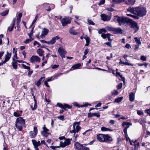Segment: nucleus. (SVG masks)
I'll use <instances>...</instances> for the list:
<instances>
[{"label":"nucleus","mask_w":150,"mask_h":150,"mask_svg":"<svg viewBox=\"0 0 150 150\" xmlns=\"http://www.w3.org/2000/svg\"><path fill=\"white\" fill-rule=\"evenodd\" d=\"M146 9L144 7H136L132 8V13L139 17H142L146 15Z\"/></svg>","instance_id":"nucleus-1"},{"label":"nucleus","mask_w":150,"mask_h":150,"mask_svg":"<svg viewBox=\"0 0 150 150\" xmlns=\"http://www.w3.org/2000/svg\"><path fill=\"white\" fill-rule=\"evenodd\" d=\"M80 122H75L73 124V130L70 131L69 133L74 134V137H75V140H77V138L79 136L78 132L81 129V127L79 125Z\"/></svg>","instance_id":"nucleus-2"},{"label":"nucleus","mask_w":150,"mask_h":150,"mask_svg":"<svg viewBox=\"0 0 150 150\" xmlns=\"http://www.w3.org/2000/svg\"><path fill=\"white\" fill-rule=\"evenodd\" d=\"M97 140L101 142L109 143L112 141L113 139L108 134H99L96 136Z\"/></svg>","instance_id":"nucleus-3"},{"label":"nucleus","mask_w":150,"mask_h":150,"mask_svg":"<svg viewBox=\"0 0 150 150\" xmlns=\"http://www.w3.org/2000/svg\"><path fill=\"white\" fill-rule=\"evenodd\" d=\"M25 120L19 117L17 118L15 121V126L19 131H21L23 127L25 125Z\"/></svg>","instance_id":"nucleus-4"},{"label":"nucleus","mask_w":150,"mask_h":150,"mask_svg":"<svg viewBox=\"0 0 150 150\" xmlns=\"http://www.w3.org/2000/svg\"><path fill=\"white\" fill-rule=\"evenodd\" d=\"M117 21L120 25L124 24L125 23H131V19L125 17H119L117 19Z\"/></svg>","instance_id":"nucleus-5"},{"label":"nucleus","mask_w":150,"mask_h":150,"mask_svg":"<svg viewBox=\"0 0 150 150\" xmlns=\"http://www.w3.org/2000/svg\"><path fill=\"white\" fill-rule=\"evenodd\" d=\"M57 52L62 58L63 59L65 58V54L67 53V52L64 47L63 46L60 47L58 48Z\"/></svg>","instance_id":"nucleus-6"},{"label":"nucleus","mask_w":150,"mask_h":150,"mask_svg":"<svg viewBox=\"0 0 150 150\" xmlns=\"http://www.w3.org/2000/svg\"><path fill=\"white\" fill-rule=\"evenodd\" d=\"M139 27L137 23L132 21V31L134 33H136L139 29Z\"/></svg>","instance_id":"nucleus-7"},{"label":"nucleus","mask_w":150,"mask_h":150,"mask_svg":"<svg viewBox=\"0 0 150 150\" xmlns=\"http://www.w3.org/2000/svg\"><path fill=\"white\" fill-rule=\"evenodd\" d=\"M30 61L32 63L37 62L39 63L41 62V59L38 56L33 55L31 57Z\"/></svg>","instance_id":"nucleus-8"},{"label":"nucleus","mask_w":150,"mask_h":150,"mask_svg":"<svg viewBox=\"0 0 150 150\" xmlns=\"http://www.w3.org/2000/svg\"><path fill=\"white\" fill-rule=\"evenodd\" d=\"M11 56V53L7 52L6 54L5 55V58L4 60L0 63V66H2L6 62H8L10 59Z\"/></svg>","instance_id":"nucleus-9"},{"label":"nucleus","mask_w":150,"mask_h":150,"mask_svg":"<svg viewBox=\"0 0 150 150\" xmlns=\"http://www.w3.org/2000/svg\"><path fill=\"white\" fill-rule=\"evenodd\" d=\"M71 140V139H66L64 142H63L62 141L60 142L59 144L60 147H64L67 146L69 145L70 144Z\"/></svg>","instance_id":"nucleus-10"},{"label":"nucleus","mask_w":150,"mask_h":150,"mask_svg":"<svg viewBox=\"0 0 150 150\" xmlns=\"http://www.w3.org/2000/svg\"><path fill=\"white\" fill-rule=\"evenodd\" d=\"M61 23L63 26H65L66 25L71 23V20L67 18H63L61 19Z\"/></svg>","instance_id":"nucleus-11"},{"label":"nucleus","mask_w":150,"mask_h":150,"mask_svg":"<svg viewBox=\"0 0 150 150\" xmlns=\"http://www.w3.org/2000/svg\"><path fill=\"white\" fill-rule=\"evenodd\" d=\"M57 105L59 107L65 110H66V108H67L68 109H71V106H70L69 105L65 103L62 104L60 103H57Z\"/></svg>","instance_id":"nucleus-12"},{"label":"nucleus","mask_w":150,"mask_h":150,"mask_svg":"<svg viewBox=\"0 0 150 150\" xmlns=\"http://www.w3.org/2000/svg\"><path fill=\"white\" fill-rule=\"evenodd\" d=\"M32 142L33 145L34 146L35 150H39V148L38 147L40 146V141L37 142L35 139H33L32 140Z\"/></svg>","instance_id":"nucleus-13"},{"label":"nucleus","mask_w":150,"mask_h":150,"mask_svg":"<svg viewBox=\"0 0 150 150\" xmlns=\"http://www.w3.org/2000/svg\"><path fill=\"white\" fill-rule=\"evenodd\" d=\"M45 125H44V127H43V130L41 132V134L44 136L47 137L50 134V133L48 132L49 131V130L47 128L45 127Z\"/></svg>","instance_id":"nucleus-14"},{"label":"nucleus","mask_w":150,"mask_h":150,"mask_svg":"<svg viewBox=\"0 0 150 150\" xmlns=\"http://www.w3.org/2000/svg\"><path fill=\"white\" fill-rule=\"evenodd\" d=\"M83 145L78 142H75L74 144V148L75 150H82V147Z\"/></svg>","instance_id":"nucleus-15"},{"label":"nucleus","mask_w":150,"mask_h":150,"mask_svg":"<svg viewBox=\"0 0 150 150\" xmlns=\"http://www.w3.org/2000/svg\"><path fill=\"white\" fill-rule=\"evenodd\" d=\"M30 133L31 138H33L35 137L38 133V129L37 127H34L33 128V131H30Z\"/></svg>","instance_id":"nucleus-16"},{"label":"nucleus","mask_w":150,"mask_h":150,"mask_svg":"<svg viewBox=\"0 0 150 150\" xmlns=\"http://www.w3.org/2000/svg\"><path fill=\"white\" fill-rule=\"evenodd\" d=\"M60 38L59 36L57 35L56 37H53L52 39L50 41H48L47 44L49 45H52L54 44L56 42V40H57Z\"/></svg>","instance_id":"nucleus-17"},{"label":"nucleus","mask_w":150,"mask_h":150,"mask_svg":"<svg viewBox=\"0 0 150 150\" xmlns=\"http://www.w3.org/2000/svg\"><path fill=\"white\" fill-rule=\"evenodd\" d=\"M49 32V30L46 28H44L42 30L41 34L40 37L42 38H44L45 37V35H47Z\"/></svg>","instance_id":"nucleus-18"},{"label":"nucleus","mask_w":150,"mask_h":150,"mask_svg":"<svg viewBox=\"0 0 150 150\" xmlns=\"http://www.w3.org/2000/svg\"><path fill=\"white\" fill-rule=\"evenodd\" d=\"M102 20L103 21H107L111 19V17L109 16L106 15L105 14H102L100 15Z\"/></svg>","instance_id":"nucleus-19"},{"label":"nucleus","mask_w":150,"mask_h":150,"mask_svg":"<svg viewBox=\"0 0 150 150\" xmlns=\"http://www.w3.org/2000/svg\"><path fill=\"white\" fill-rule=\"evenodd\" d=\"M137 141V140H135L134 141H132V142L134 143L132 147V150H138V148L139 146V142H137V144H135V142Z\"/></svg>","instance_id":"nucleus-20"},{"label":"nucleus","mask_w":150,"mask_h":150,"mask_svg":"<svg viewBox=\"0 0 150 150\" xmlns=\"http://www.w3.org/2000/svg\"><path fill=\"white\" fill-rule=\"evenodd\" d=\"M15 18H14L13 20V21L11 22V25L10 26L8 27V30L10 32L12 31L13 30L14 25H15Z\"/></svg>","instance_id":"nucleus-21"},{"label":"nucleus","mask_w":150,"mask_h":150,"mask_svg":"<svg viewBox=\"0 0 150 150\" xmlns=\"http://www.w3.org/2000/svg\"><path fill=\"white\" fill-rule=\"evenodd\" d=\"M45 78V75L43 74L42 76L37 82H35V84L38 86H39L41 84V83L43 81V79Z\"/></svg>","instance_id":"nucleus-22"},{"label":"nucleus","mask_w":150,"mask_h":150,"mask_svg":"<svg viewBox=\"0 0 150 150\" xmlns=\"http://www.w3.org/2000/svg\"><path fill=\"white\" fill-rule=\"evenodd\" d=\"M93 116H95L97 117H98L100 116V115L99 113H92L91 112L88 113V117H91Z\"/></svg>","instance_id":"nucleus-23"},{"label":"nucleus","mask_w":150,"mask_h":150,"mask_svg":"<svg viewBox=\"0 0 150 150\" xmlns=\"http://www.w3.org/2000/svg\"><path fill=\"white\" fill-rule=\"evenodd\" d=\"M140 38H141V37L139 38H138L137 37L134 38L133 42L136 43L137 45H141V43L140 40Z\"/></svg>","instance_id":"nucleus-24"},{"label":"nucleus","mask_w":150,"mask_h":150,"mask_svg":"<svg viewBox=\"0 0 150 150\" xmlns=\"http://www.w3.org/2000/svg\"><path fill=\"white\" fill-rule=\"evenodd\" d=\"M74 27L70 28L69 30V33L71 35H76L78 34V33L77 32L76 30L74 29Z\"/></svg>","instance_id":"nucleus-25"},{"label":"nucleus","mask_w":150,"mask_h":150,"mask_svg":"<svg viewBox=\"0 0 150 150\" xmlns=\"http://www.w3.org/2000/svg\"><path fill=\"white\" fill-rule=\"evenodd\" d=\"M122 30L120 28H114L113 33L114 34L122 33Z\"/></svg>","instance_id":"nucleus-26"},{"label":"nucleus","mask_w":150,"mask_h":150,"mask_svg":"<svg viewBox=\"0 0 150 150\" xmlns=\"http://www.w3.org/2000/svg\"><path fill=\"white\" fill-rule=\"evenodd\" d=\"M37 53L39 56L42 57L43 56L44 53V51L42 49L39 48L37 50Z\"/></svg>","instance_id":"nucleus-27"},{"label":"nucleus","mask_w":150,"mask_h":150,"mask_svg":"<svg viewBox=\"0 0 150 150\" xmlns=\"http://www.w3.org/2000/svg\"><path fill=\"white\" fill-rule=\"evenodd\" d=\"M81 66L80 64H76L73 66L70 69V70L72 71L73 70L79 68Z\"/></svg>","instance_id":"nucleus-28"},{"label":"nucleus","mask_w":150,"mask_h":150,"mask_svg":"<svg viewBox=\"0 0 150 150\" xmlns=\"http://www.w3.org/2000/svg\"><path fill=\"white\" fill-rule=\"evenodd\" d=\"M13 62H12V64L13 68L15 69H16L17 68V63L16 61V60L14 58H13Z\"/></svg>","instance_id":"nucleus-29"},{"label":"nucleus","mask_w":150,"mask_h":150,"mask_svg":"<svg viewBox=\"0 0 150 150\" xmlns=\"http://www.w3.org/2000/svg\"><path fill=\"white\" fill-rule=\"evenodd\" d=\"M101 130L102 132H106L109 131V132H112L113 130L110 129L105 127H102L101 128Z\"/></svg>","instance_id":"nucleus-30"},{"label":"nucleus","mask_w":150,"mask_h":150,"mask_svg":"<svg viewBox=\"0 0 150 150\" xmlns=\"http://www.w3.org/2000/svg\"><path fill=\"white\" fill-rule=\"evenodd\" d=\"M22 14L21 13H19L17 16V24L18 25L19 23L20 22L21 19L22 17Z\"/></svg>","instance_id":"nucleus-31"},{"label":"nucleus","mask_w":150,"mask_h":150,"mask_svg":"<svg viewBox=\"0 0 150 150\" xmlns=\"http://www.w3.org/2000/svg\"><path fill=\"white\" fill-rule=\"evenodd\" d=\"M39 16V14H37L35 16V18L34 20L33 21L32 24L30 25V27H31L36 22V21L37 20Z\"/></svg>","instance_id":"nucleus-32"},{"label":"nucleus","mask_w":150,"mask_h":150,"mask_svg":"<svg viewBox=\"0 0 150 150\" xmlns=\"http://www.w3.org/2000/svg\"><path fill=\"white\" fill-rule=\"evenodd\" d=\"M123 99V97H120L115 99V102L116 103H119L121 102Z\"/></svg>","instance_id":"nucleus-33"},{"label":"nucleus","mask_w":150,"mask_h":150,"mask_svg":"<svg viewBox=\"0 0 150 150\" xmlns=\"http://www.w3.org/2000/svg\"><path fill=\"white\" fill-rule=\"evenodd\" d=\"M84 38L85 39L86 42V43L85 45V46H88V45L90 43V38L88 37H86Z\"/></svg>","instance_id":"nucleus-34"},{"label":"nucleus","mask_w":150,"mask_h":150,"mask_svg":"<svg viewBox=\"0 0 150 150\" xmlns=\"http://www.w3.org/2000/svg\"><path fill=\"white\" fill-rule=\"evenodd\" d=\"M34 39L33 38H30L29 39H27L24 41V42L25 44H28L31 42Z\"/></svg>","instance_id":"nucleus-35"},{"label":"nucleus","mask_w":150,"mask_h":150,"mask_svg":"<svg viewBox=\"0 0 150 150\" xmlns=\"http://www.w3.org/2000/svg\"><path fill=\"white\" fill-rule=\"evenodd\" d=\"M124 0H112V2L113 4H118L123 2Z\"/></svg>","instance_id":"nucleus-36"},{"label":"nucleus","mask_w":150,"mask_h":150,"mask_svg":"<svg viewBox=\"0 0 150 150\" xmlns=\"http://www.w3.org/2000/svg\"><path fill=\"white\" fill-rule=\"evenodd\" d=\"M120 62H119V64H123L125 65H130V64L127 62H124L122 61L121 59H120Z\"/></svg>","instance_id":"nucleus-37"},{"label":"nucleus","mask_w":150,"mask_h":150,"mask_svg":"<svg viewBox=\"0 0 150 150\" xmlns=\"http://www.w3.org/2000/svg\"><path fill=\"white\" fill-rule=\"evenodd\" d=\"M130 124L128 122H123L122 124V125L124 127H129V126L130 125Z\"/></svg>","instance_id":"nucleus-38"},{"label":"nucleus","mask_w":150,"mask_h":150,"mask_svg":"<svg viewBox=\"0 0 150 150\" xmlns=\"http://www.w3.org/2000/svg\"><path fill=\"white\" fill-rule=\"evenodd\" d=\"M106 29L108 31H112L113 32L114 28L110 27H106Z\"/></svg>","instance_id":"nucleus-39"},{"label":"nucleus","mask_w":150,"mask_h":150,"mask_svg":"<svg viewBox=\"0 0 150 150\" xmlns=\"http://www.w3.org/2000/svg\"><path fill=\"white\" fill-rule=\"evenodd\" d=\"M8 10H6L1 13V14L3 16H5L8 14Z\"/></svg>","instance_id":"nucleus-40"},{"label":"nucleus","mask_w":150,"mask_h":150,"mask_svg":"<svg viewBox=\"0 0 150 150\" xmlns=\"http://www.w3.org/2000/svg\"><path fill=\"white\" fill-rule=\"evenodd\" d=\"M88 105L89 106H91V105L90 104L88 103H84L83 105H81V108L83 107H87Z\"/></svg>","instance_id":"nucleus-41"},{"label":"nucleus","mask_w":150,"mask_h":150,"mask_svg":"<svg viewBox=\"0 0 150 150\" xmlns=\"http://www.w3.org/2000/svg\"><path fill=\"white\" fill-rule=\"evenodd\" d=\"M106 30L105 29H101L99 30L98 31V33L99 34H100L102 33H106Z\"/></svg>","instance_id":"nucleus-42"},{"label":"nucleus","mask_w":150,"mask_h":150,"mask_svg":"<svg viewBox=\"0 0 150 150\" xmlns=\"http://www.w3.org/2000/svg\"><path fill=\"white\" fill-rule=\"evenodd\" d=\"M36 45H38V46H37V47H43L40 46V44L37 41H35L33 43V45L34 46H35Z\"/></svg>","instance_id":"nucleus-43"},{"label":"nucleus","mask_w":150,"mask_h":150,"mask_svg":"<svg viewBox=\"0 0 150 150\" xmlns=\"http://www.w3.org/2000/svg\"><path fill=\"white\" fill-rule=\"evenodd\" d=\"M33 28H32V30L31 31V32L30 33H28V35L29 37L30 38H32V35L33 34Z\"/></svg>","instance_id":"nucleus-44"},{"label":"nucleus","mask_w":150,"mask_h":150,"mask_svg":"<svg viewBox=\"0 0 150 150\" xmlns=\"http://www.w3.org/2000/svg\"><path fill=\"white\" fill-rule=\"evenodd\" d=\"M110 35V34L109 33H107L106 34H105L104 33H103L101 34V37L104 39L105 38H107V35Z\"/></svg>","instance_id":"nucleus-45"},{"label":"nucleus","mask_w":150,"mask_h":150,"mask_svg":"<svg viewBox=\"0 0 150 150\" xmlns=\"http://www.w3.org/2000/svg\"><path fill=\"white\" fill-rule=\"evenodd\" d=\"M116 76H119L123 80V79H124V78L122 77V75L120 74V72H117L116 74Z\"/></svg>","instance_id":"nucleus-46"},{"label":"nucleus","mask_w":150,"mask_h":150,"mask_svg":"<svg viewBox=\"0 0 150 150\" xmlns=\"http://www.w3.org/2000/svg\"><path fill=\"white\" fill-rule=\"evenodd\" d=\"M125 2L127 5H130L131 4V0H125Z\"/></svg>","instance_id":"nucleus-47"},{"label":"nucleus","mask_w":150,"mask_h":150,"mask_svg":"<svg viewBox=\"0 0 150 150\" xmlns=\"http://www.w3.org/2000/svg\"><path fill=\"white\" fill-rule=\"evenodd\" d=\"M34 100L35 101V104H34V107L33 108H32V110H35L36 109V108H37V107H36V100L35 99V98H34Z\"/></svg>","instance_id":"nucleus-48"},{"label":"nucleus","mask_w":150,"mask_h":150,"mask_svg":"<svg viewBox=\"0 0 150 150\" xmlns=\"http://www.w3.org/2000/svg\"><path fill=\"white\" fill-rule=\"evenodd\" d=\"M22 66L25 69H28L29 70L30 69V67H29L27 66L24 64H22Z\"/></svg>","instance_id":"nucleus-49"},{"label":"nucleus","mask_w":150,"mask_h":150,"mask_svg":"<svg viewBox=\"0 0 150 150\" xmlns=\"http://www.w3.org/2000/svg\"><path fill=\"white\" fill-rule=\"evenodd\" d=\"M13 115L16 117H19L21 116L19 113L16 112H13Z\"/></svg>","instance_id":"nucleus-50"},{"label":"nucleus","mask_w":150,"mask_h":150,"mask_svg":"<svg viewBox=\"0 0 150 150\" xmlns=\"http://www.w3.org/2000/svg\"><path fill=\"white\" fill-rule=\"evenodd\" d=\"M87 21L89 24L92 25H93L95 24L91 20L88 19Z\"/></svg>","instance_id":"nucleus-51"},{"label":"nucleus","mask_w":150,"mask_h":150,"mask_svg":"<svg viewBox=\"0 0 150 150\" xmlns=\"http://www.w3.org/2000/svg\"><path fill=\"white\" fill-rule=\"evenodd\" d=\"M140 59L142 60L145 61L146 60V58L145 56L142 55L141 56Z\"/></svg>","instance_id":"nucleus-52"},{"label":"nucleus","mask_w":150,"mask_h":150,"mask_svg":"<svg viewBox=\"0 0 150 150\" xmlns=\"http://www.w3.org/2000/svg\"><path fill=\"white\" fill-rule=\"evenodd\" d=\"M137 113L139 115H143V113L142 110H138L137 111Z\"/></svg>","instance_id":"nucleus-53"},{"label":"nucleus","mask_w":150,"mask_h":150,"mask_svg":"<svg viewBox=\"0 0 150 150\" xmlns=\"http://www.w3.org/2000/svg\"><path fill=\"white\" fill-rule=\"evenodd\" d=\"M54 80V78L52 76H51V77H50L48 79H47V81L48 82H49V81H51Z\"/></svg>","instance_id":"nucleus-54"},{"label":"nucleus","mask_w":150,"mask_h":150,"mask_svg":"<svg viewBox=\"0 0 150 150\" xmlns=\"http://www.w3.org/2000/svg\"><path fill=\"white\" fill-rule=\"evenodd\" d=\"M50 147L53 149V150H56L57 148H59L60 147V146H51Z\"/></svg>","instance_id":"nucleus-55"},{"label":"nucleus","mask_w":150,"mask_h":150,"mask_svg":"<svg viewBox=\"0 0 150 150\" xmlns=\"http://www.w3.org/2000/svg\"><path fill=\"white\" fill-rule=\"evenodd\" d=\"M59 65H51V67L52 69H55L58 68L59 67Z\"/></svg>","instance_id":"nucleus-56"},{"label":"nucleus","mask_w":150,"mask_h":150,"mask_svg":"<svg viewBox=\"0 0 150 150\" xmlns=\"http://www.w3.org/2000/svg\"><path fill=\"white\" fill-rule=\"evenodd\" d=\"M74 105L75 106H77L78 108L81 107V106L79 105L76 102H74L73 103Z\"/></svg>","instance_id":"nucleus-57"},{"label":"nucleus","mask_w":150,"mask_h":150,"mask_svg":"<svg viewBox=\"0 0 150 150\" xmlns=\"http://www.w3.org/2000/svg\"><path fill=\"white\" fill-rule=\"evenodd\" d=\"M118 91L115 90H114L112 92V95H117L118 94Z\"/></svg>","instance_id":"nucleus-58"},{"label":"nucleus","mask_w":150,"mask_h":150,"mask_svg":"<svg viewBox=\"0 0 150 150\" xmlns=\"http://www.w3.org/2000/svg\"><path fill=\"white\" fill-rule=\"evenodd\" d=\"M106 10H107L108 11H113L114 10L113 8L111 7H109L105 9Z\"/></svg>","instance_id":"nucleus-59"},{"label":"nucleus","mask_w":150,"mask_h":150,"mask_svg":"<svg viewBox=\"0 0 150 150\" xmlns=\"http://www.w3.org/2000/svg\"><path fill=\"white\" fill-rule=\"evenodd\" d=\"M105 2V0H100V1L98 4L99 5H100L101 4H103Z\"/></svg>","instance_id":"nucleus-60"},{"label":"nucleus","mask_w":150,"mask_h":150,"mask_svg":"<svg viewBox=\"0 0 150 150\" xmlns=\"http://www.w3.org/2000/svg\"><path fill=\"white\" fill-rule=\"evenodd\" d=\"M33 70H29V72L28 73V75L29 76H30L33 73Z\"/></svg>","instance_id":"nucleus-61"},{"label":"nucleus","mask_w":150,"mask_h":150,"mask_svg":"<svg viewBox=\"0 0 150 150\" xmlns=\"http://www.w3.org/2000/svg\"><path fill=\"white\" fill-rule=\"evenodd\" d=\"M82 150H90V149L89 147L86 146H82Z\"/></svg>","instance_id":"nucleus-62"},{"label":"nucleus","mask_w":150,"mask_h":150,"mask_svg":"<svg viewBox=\"0 0 150 150\" xmlns=\"http://www.w3.org/2000/svg\"><path fill=\"white\" fill-rule=\"evenodd\" d=\"M57 117L62 120L63 121L64 120V117L63 115L58 116Z\"/></svg>","instance_id":"nucleus-63"},{"label":"nucleus","mask_w":150,"mask_h":150,"mask_svg":"<svg viewBox=\"0 0 150 150\" xmlns=\"http://www.w3.org/2000/svg\"><path fill=\"white\" fill-rule=\"evenodd\" d=\"M89 49L87 48L86 49L84 52V54L85 55H86L88 52L89 51Z\"/></svg>","instance_id":"nucleus-64"}]
</instances>
